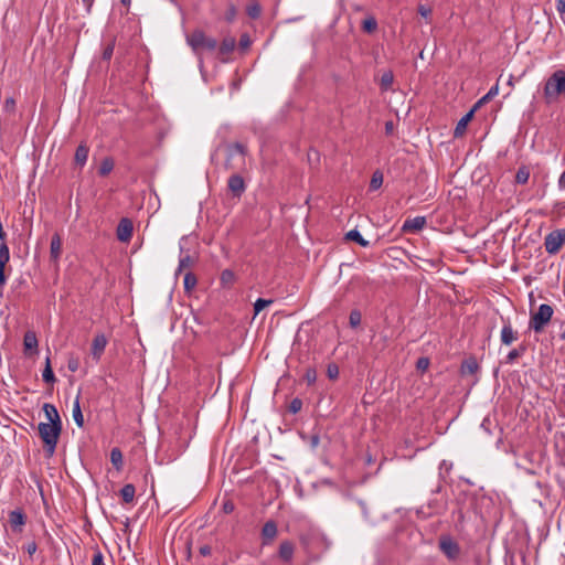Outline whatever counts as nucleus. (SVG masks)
I'll return each instance as SVG.
<instances>
[{
	"label": "nucleus",
	"mask_w": 565,
	"mask_h": 565,
	"mask_svg": "<svg viewBox=\"0 0 565 565\" xmlns=\"http://www.w3.org/2000/svg\"><path fill=\"white\" fill-rule=\"evenodd\" d=\"M565 96V71H554L545 81L543 97L547 105L554 104Z\"/></svg>",
	"instance_id": "obj_1"
},
{
	"label": "nucleus",
	"mask_w": 565,
	"mask_h": 565,
	"mask_svg": "<svg viewBox=\"0 0 565 565\" xmlns=\"http://www.w3.org/2000/svg\"><path fill=\"white\" fill-rule=\"evenodd\" d=\"M39 435L44 444L45 454L51 457L54 455L56 445L62 431V425L51 423H40L38 426Z\"/></svg>",
	"instance_id": "obj_2"
},
{
	"label": "nucleus",
	"mask_w": 565,
	"mask_h": 565,
	"mask_svg": "<svg viewBox=\"0 0 565 565\" xmlns=\"http://www.w3.org/2000/svg\"><path fill=\"white\" fill-rule=\"evenodd\" d=\"M186 43L191 46L192 51L200 60L204 50L212 52L217 47V41L207 36L202 30H194L188 34Z\"/></svg>",
	"instance_id": "obj_3"
},
{
	"label": "nucleus",
	"mask_w": 565,
	"mask_h": 565,
	"mask_svg": "<svg viewBox=\"0 0 565 565\" xmlns=\"http://www.w3.org/2000/svg\"><path fill=\"white\" fill-rule=\"evenodd\" d=\"M225 168L228 170L239 169L245 166L247 148L241 142L230 143L225 148Z\"/></svg>",
	"instance_id": "obj_4"
},
{
	"label": "nucleus",
	"mask_w": 565,
	"mask_h": 565,
	"mask_svg": "<svg viewBox=\"0 0 565 565\" xmlns=\"http://www.w3.org/2000/svg\"><path fill=\"white\" fill-rule=\"evenodd\" d=\"M554 309L552 306L547 303L540 305L537 311L531 312L529 329L535 333H541L551 321Z\"/></svg>",
	"instance_id": "obj_5"
},
{
	"label": "nucleus",
	"mask_w": 565,
	"mask_h": 565,
	"mask_svg": "<svg viewBox=\"0 0 565 565\" xmlns=\"http://www.w3.org/2000/svg\"><path fill=\"white\" fill-rule=\"evenodd\" d=\"M565 244V228L555 230L544 238V247L547 254H557Z\"/></svg>",
	"instance_id": "obj_6"
},
{
	"label": "nucleus",
	"mask_w": 565,
	"mask_h": 565,
	"mask_svg": "<svg viewBox=\"0 0 565 565\" xmlns=\"http://www.w3.org/2000/svg\"><path fill=\"white\" fill-rule=\"evenodd\" d=\"M439 548L449 561H456L460 556L459 544L449 535L439 539Z\"/></svg>",
	"instance_id": "obj_7"
},
{
	"label": "nucleus",
	"mask_w": 565,
	"mask_h": 565,
	"mask_svg": "<svg viewBox=\"0 0 565 565\" xmlns=\"http://www.w3.org/2000/svg\"><path fill=\"white\" fill-rule=\"evenodd\" d=\"M132 232H134V224H132L131 220H129L127 217L121 218L118 223L117 231H116L118 241H120L122 243L129 242L131 239Z\"/></svg>",
	"instance_id": "obj_8"
},
{
	"label": "nucleus",
	"mask_w": 565,
	"mask_h": 565,
	"mask_svg": "<svg viewBox=\"0 0 565 565\" xmlns=\"http://www.w3.org/2000/svg\"><path fill=\"white\" fill-rule=\"evenodd\" d=\"M62 256V238L58 233H54L50 244V262L57 268Z\"/></svg>",
	"instance_id": "obj_9"
},
{
	"label": "nucleus",
	"mask_w": 565,
	"mask_h": 565,
	"mask_svg": "<svg viewBox=\"0 0 565 565\" xmlns=\"http://www.w3.org/2000/svg\"><path fill=\"white\" fill-rule=\"evenodd\" d=\"M278 534L277 523L273 520L267 521L262 529V545H270Z\"/></svg>",
	"instance_id": "obj_10"
},
{
	"label": "nucleus",
	"mask_w": 565,
	"mask_h": 565,
	"mask_svg": "<svg viewBox=\"0 0 565 565\" xmlns=\"http://www.w3.org/2000/svg\"><path fill=\"white\" fill-rule=\"evenodd\" d=\"M26 522V515L21 509L13 510L9 513V523L13 532L21 533Z\"/></svg>",
	"instance_id": "obj_11"
},
{
	"label": "nucleus",
	"mask_w": 565,
	"mask_h": 565,
	"mask_svg": "<svg viewBox=\"0 0 565 565\" xmlns=\"http://www.w3.org/2000/svg\"><path fill=\"white\" fill-rule=\"evenodd\" d=\"M500 340L503 345H511L518 340V332L513 329L511 321L503 320V327L500 333Z\"/></svg>",
	"instance_id": "obj_12"
},
{
	"label": "nucleus",
	"mask_w": 565,
	"mask_h": 565,
	"mask_svg": "<svg viewBox=\"0 0 565 565\" xmlns=\"http://www.w3.org/2000/svg\"><path fill=\"white\" fill-rule=\"evenodd\" d=\"M107 343L108 340L104 333H98L94 337L90 353L96 361L100 360Z\"/></svg>",
	"instance_id": "obj_13"
},
{
	"label": "nucleus",
	"mask_w": 565,
	"mask_h": 565,
	"mask_svg": "<svg viewBox=\"0 0 565 565\" xmlns=\"http://www.w3.org/2000/svg\"><path fill=\"white\" fill-rule=\"evenodd\" d=\"M10 260V250L6 242L0 244V287L2 288L7 282L4 274L6 265Z\"/></svg>",
	"instance_id": "obj_14"
},
{
	"label": "nucleus",
	"mask_w": 565,
	"mask_h": 565,
	"mask_svg": "<svg viewBox=\"0 0 565 565\" xmlns=\"http://www.w3.org/2000/svg\"><path fill=\"white\" fill-rule=\"evenodd\" d=\"M295 550H296V546L291 541H289V540L282 541L278 548L279 559L282 561L284 563H291V561L294 558Z\"/></svg>",
	"instance_id": "obj_15"
},
{
	"label": "nucleus",
	"mask_w": 565,
	"mask_h": 565,
	"mask_svg": "<svg viewBox=\"0 0 565 565\" xmlns=\"http://www.w3.org/2000/svg\"><path fill=\"white\" fill-rule=\"evenodd\" d=\"M228 190L233 193L234 196L239 198L245 191V182L244 179L239 174H233L230 177L227 181Z\"/></svg>",
	"instance_id": "obj_16"
},
{
	"label": "nucleus",
	"mask_w": 565,
	"mask_h": 565,
	"mask_svg": "<svg viewBox=\"0 0 565 565\" xmlns=\"http://www.w3.org/2000/svg\"><path fill=\"white\" fill-rule=\"evenodd\" d=\"M425 225H426V217L425 216H416L414 218H407L404 222L402 230L405 233H415V232L423 230Z\"/></svg>",
	"instance_id": "obj_17"
},
{
	"label": "nucleus",
	"mask_w": 565,
	"mask_h": 565,
	"mask_svg": "<svg viewBox=\"0 0 565 565\" xmlns=\"http://www.w3.org/2000/svg\"><path fill=\"white\" fill-rule=\"evenodd\" d=\"M43 411L47 420L46 423L62 425L57 408L53 404L45 403L43 405Z\"/></svg>",
	"instance_id": "obj_18"
},
{
	"label": "nucleus",
	"mask_w": 565,
	"mask_h": 565,
	"mask_svg": "<svg viewBox=\"0 0 565 565\" xmlns=\"http://www.w3.org/2000/svg\"><path fill=\"white\" fill-rule=\"evenodd\" d=\"M236 46V40L234 36H225L220 46H218V54L222 56H227L231 54Z\"/></svg>",
	"instance_id": "obj_19"
},
{
	"label": "nucleus",
	"mask_w": 565,
	"mask_h": 565,
	"mask_svg": "<svg viewBox=\"0 0 565 565\" xmlns=\"http://www.w3.org/2000/svg\"><path fill=\"white\" fill-rule=\"evenodd\" d=\"M476 110L472 108L469 113H467L456 125V128L454 130V137L455 138H458V137H461L465 131H466V128H467V125L468 122L471 120V118L473 117V113Z\"/></svg>",
	"instance_id": "obj_20"
},
{
	"label": "nucleus",
	"mask_w": 565,
	"mask_h": 565,
	"mask_svg": "<svg viewBox=\"0 0 565 565\" xmlns=\"http://www.w3.org/2000/svg\"><path fill=\"white\" fill-rule=\"evenodd\" d=\"M89 149L86 145L81 143L75 151L74 161L77 166L83 167L85 166L87 158H88Z\"/></svg>",
	"instance_id": "obj_21"
},
{
	"label": "nucleus",
	"mask_w": 565,
	"mask_h": 565,
	"mask_svg": "<svg viewBox=\"0 0 565 565\" xmlns=\"http://www.w3.org/2000/svg\"><path fill=\"white\" fill-rule=\"evenodd\" d=\"M23 345H24V351L25 352L29 351V350H36L38 349V338H36L35 332L26 331L24 333Z\"/></svg>",
	"instance_id": "obj_22"
},
{
	"label": "nucleus",
	"mask_w": 565,
	"mask_h": 565,
	"mask_svg": "<svg viewBox=\"0 0 565 565\" xmlns=\"http://www.w3.org/2000/svg\"><path fill=\"white\" fill-rule=\"evenodd\" d=\"M394 82V74L392 71H386L382 74L380 79V88L383 92H387L392 89V85Z\"/></svg>",
	"instance_id": "obj_23"
},
{
	"label": "nucleus",
	"mask_w": 565,
	"mask_h": 565,
	"mask_svg": "<svg viewBox=\"0 0 565 565\" xmlns=\"http://www.w3.org/2000/svg\"><path fill=\"white\" fill-rule=\"evenodd\" d=\"M136 488L132 483L125 484L120 490L121 499L125 503H131L135 499Z\"/></svg>",
	"instance_id": "obj_24"
},
{
	"label": "nucleus",
	"mask_w": 565,
	"mask_h": 565,
	"mask_svg": "<svg viewBox=\"0 0 565 565\" xmlns=\"http://www.w3.org/2000/svg\"><path fill=\"white\" fill-rule=\"evenodd\" d=\"M345 238L348 241H352L358 243L362 247L370 246V242L364 239V237L361 235V233L358 230H351L345 234Z\"/></svg>",
	"instance_id": "obj_25"
},
{
	"label": "nucleus",
	"mask_w": 565,
	"mask_h": 565,
	"mask_svg": "<svg viewBox=\"0 0 565 565\" xmlns=\"http://www.w3.org/2000/svg\"><path fill=\"white\" fill-rule=\"evenodd\" d=\"M72 415H73V419L76 423V425L79 428H82L84 426V416H83L81 405H79V396H77L74 402Z\"/></svg>",
	"instance_id": "obj_26"
},
{
	"label": "nucleus",
	"mask_w": 565,
	"mask_h": 565,
	"mask_svg": "<svg viewBox=\"0 0 565 565\" xmlns=\"http://www.w3.org/2000/svg\"><path fill=\"white\" fill-rule=\"evenodd\" d=\"M361 28L364 32L371 34L377 30V21L373 15H369L362 21Z\"/></svg>",
	"instance_id": "obj_27"
},
{
	"label": "nucleus",
	"mask_w": 565,
	"mask_h": 565,
	"mask_svg": "<svg viewBox=\"0 0 565 565\" xmlns=\"http://www.w3.org/2000/svg\"><path fill=\"white\" fill-rule=\"evenodd\" d=\"M42 379L45 383H54L56 380L51 366L50 356H46L45 359V367L42 372Z\"/></svg>",
	"instance_id": "obj_28"
},
{
	"label": "nucleus",
	"mask_w": 565,
	"mask_h": 565,
	"mask_svg": "<svg viewBox=\"0 0 565 565\" xmlns=\"http://www.w3.org/2000/svg\"><path fill=\"white\" fill-rule=\"evenodd\" d=\"M499 93V87H498V84L492 86L489 92L483 96L481 97L477 103L476 105L473 106V109L476 110L477 108H479L482 104L491 100L494 96H497Z\"/></svg>",
	"instance_id": "obj_29"
},
{
	"label": "nucleus",
	"mask_w": 565,
	"mask_h": 565,
	"mask_svg": "<svg viewBox=\"0 0 565 565\" xmlns=\"http://www.w3.org/2000/svg\"><path fill=\"white\" fill-rule=\"evenodd\" d=\"M110 461L117 470L122 467V452L119 448H113L110 450Z\"/></svg>",
	"instance_id": "obj_30"
},
{
	"label": "nucleus",
	"mask_w": 565,
	"mask_h": 565,
	"mask_svg": "<svg viewBox=\"0 0 565 565\" xmlns=\"http://www.w3.org/2000/svg\"><path fill=\"white\" fill-rule=\"evenodd\" d=\"M530 179V169L525 166H522L518 169L515 174V182L519 184L527 183Z\"/></svg>",
	"instance_id": "obj_31"
},
{
	"label": "nucleus",
	"mask_w": 565,
	"mask_h": 565,
	"mask_svg": "<svg viewBox=\"0 0 565 565\" xmlns=\"http://www.w3.org/2000/svg\"><path fill=\"white\" fill-rule=\"evenodd\" d=\"M383 184V173L379 170L373 172L371 181H370V190L375 191L380 189Z\"/></svg>",
	"instance_id": "obj_32"
},
{
	"label": "nucleus",
	"mask_w": 565,
	"mask_h": 565,
	"mask_svg": "<svg viewBox=\"0 0 565 565\" xmlns=\"http://www.w3.org/2000/svg\"><path fill=\"white\" fill-rule=\"evenodd\" d=\"M198 284V279H196V276L191 273V271H188L185 275H184V279H183V285H184V289L186 291H191L192 289H194V287L196 286Z\"/></svg>",
	"instance_id": "obj_33"
},
{
	"label": "nucleus",
	"mask_w": 565,
	"mask_h": 565,
	"mask_svg": "<svg viewBox=\"0 0 565 565\" xmlns=\"http://www.w3.org/2000/svg\"><path fill=\"white\" fill-rule=\"evenodd\" d=\"M193 264V258L190 255L181 256L179 259V266L177 269V275L180 274L184 268L190 267Z\"/></svg>",
	"instance_id": "obj_34"
},
{
	"label": "nucleus",
	"mask_w": 565,
	"mask_h": 565,
	"mask_svg": "<svg viewBox=\"0 0 565 565\" xmlns=\"http://www.w3.org/2000/svg\"><path fill=\"white\" fill-rule=\"evenodd\" d=\"M273 299L258 298L254 303V313L258 315L265 307L271 305Z\"/></svg>",
	"instance_id": "obj_35"
},
{
	"label": "nucleus",
	"mask_w": 565,
	"mask_h": 565,
	"mask_svg": "<svg viewBox=\"0 0 565 565\" xmlns=\"http://www.w3.org/2000/svg\"><path fill=\"white\" fill-rule=\"evenodd\" d=\"M114 168V162L110 159L103 160L100 167H99V174L100 175H107Z\"/></svg>",
	"instance_id": "obj_36"
},
{
	"label": "nucleus",
	"mask_w": 565,
	"mask_h": 565,
	"mask_svg": "<svg viewBox=\"0 0 565 565\" xmlns=\"http://www.w3.org/2000/svg\"><path fill=\"white\" fill-rule=\"evenodd\" d=\"M246 11L252 19H257L260 15L262 8L258 3H253L247 7Z\"/></svg>",
	"instance_id": "obj_37"
},
{
	"label": "nucleus",
	"mask_w": 565,
	"mask_h": 565,
	"mask_svg": "<svg viewBox=\"0 0 565 565\" xmlns=\"http://www.w3.org/2000/svg\"><path fill=\"white\" fill-rule=\"evenodd\" d=\"M237 9L234 3H228L226 12H225V20L227 22H233L236 18Z\"/></svg>",
	"instance_id": "obj_38"
},
{
	"label": "nucleus",
	"mask_w": 565,
	"mask_h": 565,
	"mask_svg": "<svg viewBox=\"0 0 565 565\" xmlns=\"http://www.w3.org/2000/svg\"><path fill=\"white\" fill-rule=\"evenodd\" d=\"M349 323L352 328H356L361 323V313L358 310H352L349 317Z\"/></svg>",
	"instance_id": "obj_39"
},
{
	"label": "nucleus",
	"mask_w": 565,
	"mask_h": 565,
	"mask_svg": "<svg viewBox=\"0 0 565 565\" xmlns=\"http://www.w3.org/2000/svg\"><path fill=\"white\" fill-rule=\"evenodd\" d=\"M478 370V363L475 360L466 361L462 364V372L472 374Z\"/></svg>",
	"instance_id": "obj_40"
},
{
	"label": "nucleus",
	"mask_w": 565,
	"mask_h": 565,
	"mask_svg": "<svg viewBox=\"0 0 565 565\" xmlns=\"http://www.w3.org/2000/svg\"><path fill=\"white\" fill-rule=\"evenodd\" d=\"M302 407V401L300 398H294L289 404V412L291 414H297L300 412Z\"/></svg>",
	"instance_id": "obj_41"
},
{
	"label": "nucleus",
	"mask_w": 565,
	"mask_h": 565,
	"mask_svg": "<svg viewBox=\"0 0 565 565\" xmlns=\"http://www.w3.org/2000/svg\"><path fill=\"white\" fill-rule=\"evenodd\" d=\"M115 42H110L103 51V58L109 61L114 54Z\"/></svg>",
	"instance_id": "obj_42"
},
{
	"label": "nucleus",
	"mask_w": 565,
	"mask_h": 565,
	"mask_svg": "<svg viewBox=\"0 0 565 565\" xmlns=\"http://www.w3.org/2000/svg\"><path fill=\"white\" fill-rule=\"evenodd\" d=\"M429 359L428 358H419L416 363L417 370L425 372L429 366Z\"/></svg>",
	"instance_id": "obj_43"
},
{
	"label": "nucleus",
	"mask_w": 565,
	"mask_h": 565,
	"mask_svg": "<svg viewBox=\"0 0 565 565\" xmlns=\"http://www.w3.org/2000/svg\"><path fill=\"white\" fill-rule=\"evenodd\" d=\"M3 109L8 113H13L15 109V100L12 97H8L4 100Z\"/></svg>",
	"instance_id": "obj_44"
},
{
	"label": "nucleus",
	"mask_w": 565,
	"mask_h": 565,
	"mask_svg": "<svg viewBox=\"0 0 565 565\" xmlns=\"http://www.w3.org/2000/svg\"><path fill=\"white\" fill-rule=\"evenodd\" d=\"M92 565H105L104 555L100 551H96L92 558Z\"/></svg>",
	"instance_id": "obj_45"
},
{
	"label": "nucleus",
	"mask_w": 565,
	"mask_h": 565,
	"mask_svg": "<svg viewBox=\"0 0 565 565\" xmlns=\"http://www.w3.org/2000/svg\"><path fill=\"white\" fill-rule=\"evenodd\" d=\"M520 356L519 352L515 351V349L511 350L508 355L505 356V363L512 364L515 360H518Z\"/></svg>",
	"instance_id": "obj_46"
},
{
	"label": "nucleus",
	"mask_w": 565,
	"mask_h": 565,
	"mask_svg": "<svg viewBox=\"0 0 565 565\" xmlns=\"http://www.w3.org/2000/svg\"><path fill=\"white\" fill-rule=\"evenodd\" d=\"M234 509H235V505H234V503H233L232 501H230V500H227V501L223 502V504H222V510H223V512H224V513H226V514L232 513V512L234 511Z\"/></svg>",
	"instance_id": "obj_47"
},
{
	"label": "nucleus",
	"mask_w": 565,
	"mask_h": 565,
	"mask_svg": "<svg viewBox=\"0 0 565 565\" xmlns=\"http://www.w3.org/2000/svg\"><path fill=\"white\" fill-rule=\"evenodd\" d=\"M306 380L309 384L315 383L317 379V373L313 369H308L305 375Z\"/></svg>",
	"instance_id": "obj_48"
},
{
	"label": "nucleus",
	"mask_w": 565,
	"mask_h": 565,
	"mask_svg": "<svg viewBox=\"0 0 565 565\" xmlns=\"http://www.w3.org/2000/svg\"><path fill=\"white\" fill-rule=\"evenodd\" d=\"M418 13H419L423 18L427 19V18H429V17H430V14H431V10H430V8H428V7L420 4V6L418 7Z\"/></svg>",
	"instance_id": "obj_49"
},
{
	"label": "nucleus",
	"mask_w": 565,
	"mask_h": 565,
	"mask_svg": "<svg viewBox=\"0 0 565 565\" xmlns=\"http://www.w3.org/2000/svg\"><path fill=\"white\" fill-rule=\"evenodd\" d=\"M250 45V39L247 34H243L239 39V46L245 50Z\"/></svg>",
	"instance_id": "obj_50"
},
{
	"label": "nucleus",
	"mask_w": 565,
	"mask_h": 565,
	"mask_svg": "<svg viewBox=\"0 0 565 565\" xmlns=\"http://www.w3.org/2000/svg\"><path fill=\"white\" fill-rule=\"evenodd\" d=\"M67 366L71 372H76L78 370L79 362L77 359H70Z\"/></svg>",
	"instance_id": "obj_51"
},
{
	"label": "nucleus",
	"mask_w": 565,
	"mask_h": 565,
	"mask_svg": "<svg viewBox=\"0 0 565 565\" xmlns=\"http://www.w3.org/2000/svg\"><path fill=\"white\" fill-rule=\"evenodd\" d=\"M36 548H38V545L35 542H30L26 546H25V551L29 555H33L35 552H36Z\"/></svg>",
	"instance_id": "obj_52"
},
{
	"label": "nucleus",
	"mask_w": 565,
	"mask_h": 565,
	"mask_svg": "<svg viewBox=\"0 0 565 565\" xmlns=\"http://www.w3.org/2000/svg\"><path fill=\"white\" fill-rule=\"evenodd\" d=\"M339 374V370L335 365L328 367V375L330 379H337Z\"/></svg>",
	"instance_id": "obj_53"
},
{
	"label": "nucleus",
	"mask_w": 565,
	"mask_h": 565,
	"mask_svg": "<svg viewBox=\"0 0 565 565\" xmlns=\"http://www.w3.org/2000/svg\"><path fill=\"white\" fill-rule=\"evenodd\" d=\"M556 10L559 14L565 13V0H557L556 1Z\"/></svg>",
	"instance_id": "obj_54"
},
{
	"label": "nucleus",
	"mask_w": 565,
	"mask_h": 565,
	"mask_svg": "<svg viewBox=\"0 0 565 565\" xmlns=\"http://www.w3.org/2000/svg\"><path fill=\"white\" fill-rule=\"evenodd\" d=\"M394 131V122L393 121H386L385 122V134L386 135H392Z\"/></svg>",
	"instance_id": "obj_55"
},
{
	"label": "nucleus",
	"mask_w": 565,
	"mask_h": 565,
	"mask_svg": "<svg viewBox=\"0 0 565 565\" xmlns=\"http://www.w3.org/2000/svg\"><path fill=\"white\" fill-rule=\"evenodd\" d=\"M558 188L565 190V170L562 172L558 179Z\"/></svg>",
	"instance_id": "obj_56"
},
{
	"label": "nucleus",
	"mask_w": 565,
	"mask_h": 565,
	"mask_svg": "<svg viewBox=\"0 0 565 565\" xmlns=\"http://www.w3.org/2000/svg\"><path fill=\"white\" fill-rule=\"evenodd\" d=\"M200 554L203 556H207L211 554V547L207 545H204L200 548Z\"/></svg>",
	"instance_id": "obj_57"
},
{
	"label": "nucleus",
	"mask_w": 565,
	"mask_h": 565,
	"mask_svg": "<svg viewBox=\"0 0 565 565\" xmlns=\"http://www.w3.org/2000/svg\"><path fill=\"white\" fill-rule=\"evenodd\" d=\"M82 1H83L84 6L86 7L87 12H90L94 0H82Z\"/></svg>",
	"instance_id": "obj_58"
},
{
	"label": "nucleus",
	"mask_w": 565,
	"mask_h": 565,
	"mask_svg": "<svg viewBox=\"0 0 565 565\" xmlns=\"http://www.w3.org/2000/svg\"><path fill=\"white\" fill-rule=\"evenodd\" d=\"M232 277H233V273H232V271H230V270H224V271L222 273V279H223V280L231 279Z\"/></svg>",
	"instance_id": "obj_59"
},
{
	"label": "nucleus",
	"mask_w": 565,
	"mask_h": 565,
	"mask_svg": "<svg viewBox=\"0 0 565 565\" xmlns=\"http://www.w3.org/2000/svg\"><path fill=\"white\" fill-rule=\"evenodd\" d=\"M515 351L519 352L520 356H522L526 351V347L522 344L519 348H516Z\"/></svg>",
	"instance_id": "obj_60"
},
{
	"label": "nucleus",
	"mask_w": 565,
	"mask_h": 565,
	"mask_svg": "<svg viewBox=\"0 0 565 565\" xmlns=\"http://www.w3.org/2000/svg\"><path fill=\"white\" fill-rule=\"evenodd\" d=\"M319 445V436L315 435L311 437V446L317 447Z\"/></svg>",
	"instance_id": "obj_61"
},
{
	"label": "nucleus",
	"mask_w": 565,
	"mask_h": 565,
	"mask_svg": "<svg viewBox=\"0 0 565 565\" xmlns=\"http://www.w3.org/2000/svg\"><path fill=\"white\" fill-rule=\"evenodd\" d=\"M120 1H121V3H124V4H129V3H130V0H120Z\"/></svg>",
	"instance_id": "obj_62"
},
{
	"label": "nucleus",
	"mask_w": 565,
	"mask_h": 565,
	"mask_svg": "<svg viewBox=\"0 0 565 565\" xmlns=\"http://www.w3.org/2000/svg\"><path fill=\"white\" fill-rule=\"evenodd\" d=\"M561 339L565 341V330L561 333Z\"/></svg>",
	"instance_id": "obj_63"
}]
</instances>
